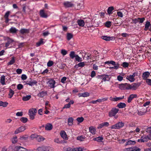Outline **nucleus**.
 I'll list each match as a JSON object with an SVG mask.
<instances>
[{
    "label": "nucleus",
    "instance_id": "54",
    "mask_svg": "<svg viewBox=\"0 0 151 151\" xmlns=\"http://www.w3.org/2000/svg\"><path fill=\"white\" fill-rule=\"evenodd\" d=\"M54 142L58 143V144H60L62 143L63 142L62 141H60L59 140V139L58 138H57L55 139H54Z\"/></svg>",
    "mask_w": 151,
    "mask_h": 151
},
{
    "label": "nucleus",
    "instance_id": "58",
    "mask_svg": "<svg viewBox=\"0 0 151 151\" xmlns=\"http://www.w3.org/2000/svg\"><path fill=\"white\" fill-rule=\"evenodd\" d=\"M122 65L124 68H127L129 66V64L127 63L124 62L123 63Z\"/></svg>",
    "mask_w": 151,
    "mask_h": 151
},
{
    "label": "nucleus",
    "instance_id": "62",
    "mask_svg": "<svg viewBox=\"0 0 151 151\" xmlns=\"http://www.w3.org/2000/svg\"><path fill=\"white\" fill-rule=\"evenodd\" d=\"M22 112H18L16 113V115L18 116H22L23 115Z\"/></svg>",
    "mask_w": 151,
    "mask_h": 151
},
{
    "label": "nucleus",
    "instance_id": "36",
    "mask_svg": "<svg viewBox=\"0 0 151 151\" xmlns=\"http://www.w3.org/2000/svg\"><path fill=\"white\" fill-rule=\"evenodd\" d=\"M15 61V58L13 57L11 58V59L10 61L8 63V65H11L13 64Z\"/></svg>",
    "mask_w": 151,
    "mask_h": 151
},
{
    "label": "nucleus",
    "instance_id": "18",
    "mask_svg": "<svg viewBox=\"0 0 151 151\" xmlns=\"http://www.w3.org/2000/svg\"><path fill=\"white\" fill-rule=\"evenodd\" d=\"M19 32L22 34H28L29 32V29H21L19 30Z\"/></svg>",
    "mask_w": 151,
    "mask_h": 151
},
{
    "label": "nucleus",
    "instance_id": "6",
    "mask_svg": "<svg viewBox=\"0 0 151 151\" xmlns=\"http://www.w3.org/2000/svg\"><path fill=\"white\" fill-rule=\"evenodd\" d=\"M145 19V18L144 17L142 18H138L134 19H132V23L136 24L137 23L139 22L140 23H142L143 22Z\"/></svg>",
    "mask_w": 151,
    "mask_h": 151
},
{
    "label": "nucleus",
    "instance_id": "43",
    "mask_svg": "<svg viewBox=\"0 0 151 151\" xmlns=\"http://www.w3.org/2000/svg\"><path fill=\"white\" fill-rule=\"evenodd\" d=\"M73 37V35L70 33L67 34V37L68 40H70Z\"/></svg>",
    "mask_w": 151,
    "mask_h": 151
},
{
    "label": "nucleus",
    "instance_id": "56",
    "mask_svg": "<svg viewBox=\"0 0 151 151\" xmlns=\"http://www.w3.org/2000/svg\"><path fill=\"white\" fill-rule=\"evenodd\" d=\"M10 13V11H7L5 13L4 16V18H8L9 16Z\"/></svg>",
    "mask_w": 151,
    "mask_h": 151
},
{
    "label": "nucleus",
    "instance_id": "44",
    "mask_svg": "<svg viewBox=\"0 0 151 151\" xmlns=\"http://www.w3.org/2000/svg\"><path fill=\"white\" fill-rule=\"evenodd\" d=\"M28 138V136L27 135H26L20 137L19 138V139L21 140L25 141L27 140Z\"/></svg>",
    "mask_w": 151,
    "mask_h": 151
},
{
    "label": "nucleus",
    "instance_id": "5",
    "mask_svg": "<svg viewBox=\"0 0 151 151\" xmlns=\"http://www.w3.org/2000/svg\"><path fill=\"white\" fill-rule=\"evenodd\" d=\"M48 86L51 88H54L55 87V85L56 82L55 80L52 79H50L47 82Z\"/></svg>",
    "mask_w": 151,
    "mask_h": 151
},
{
    "label": "nucleus",
    "instance_id": "55",
    "mask_svg": "<svg viewBox=\"0 0 151 151\" xmlns=\"http://www.w3.org/2000/svg\"><path fill=\"white\" fill-rule=\"evenodd\" d=\"M145 80L146 83L147 84L151 86V79L148 78Z\"/></svg>",
    "mask_w": 151,
    "mask_h": 151
},
{
    "label": "nucleus",
    "instance_id": "41",
    "mask_svg": "<svg viewBox=\"0 0 151 151\" xmlns=\"http://www.w3.org/2000/svg\"><path fill=\"white\" fill-rule=\"evenodd\" d=\"M9 31L11 33H16L17 30L14 27H12L10 29Z\"/></svg>",
    "mask_w": 151,
    "mask_h": 151
},
{
    "label": "nucleus",
    "instance_id": "17",
    "mask_svg": "<svg viewBox=\"0 0 151 151\" xmlns=\"http://www.w3.org/2000/svg\"><path fill=\"white\" fill-rule=\"evenodd\" d=\"M90 95V94L88 92H85L81 93H79L78 94V96L79 97H87L89 96Z\"/></svg>",
    "mask_w": 151,
    "mask_h": 151
},
{
    "label": "nucleus",
    "instance_id": "37",
    "mask_svg": "<svg viewBox=\"0 0 151 151\" xmlns=\"http://www.w3.org/2000/svg\"><path fill=\"white\" fill-rule=\"evenodd\" d=\"M14 94V91L11 89L10 88L9 93V98H11L13 96Z\"/></svg>",
    "mask_w": 151,
    "mask_h": 151
},
{
    "label": "nucleus",
    "instance_id": "30",
    "mask_svg": "<svg viewBox=\"0 0 151 151\" xmlns=\"http://www.w3.org/2000/svg\"><path fill=\"white\" fill-rule=\"evenodd\" d=\"M136 143V142L134 141H132L131 140H129L125 144V145H134Z\"/></svg>",
    "mask_w": 151,
    "mask_h": 151
},
{
    "label": "nucleus",
    "instance_id": "51",
    "mask_svg": "<svg viewBox=\"0 0 151 151\" xmlns=\"http://www.w3.org/2000/svg\"><path fill=\"white\" fill-rule=\"evenodd\" d=\"M17 88L18 90H20L23 88V86L21 84H19L17 85Z\"/></svg>",
    "mask_w": 151,
    "mask_h": 151
},
{
    "label": "nucleus",
    "instance_id": "11",
    "mask_svg": "<svg viewBox=\"0 0 151 151\" xmlns=\"http://www.w3.org/2000/svg\"><path fill=\"white\" fill-rule=\"evenodd\" d=\"M47 95V91H42L40 92L38 94L37 96L41 98H43Z\"/></svg>",
    "mask_w": 151,
    "mask_h": 151
},
{
    "label": "nucleus",
    "instance_id": "46",
    "mask_svg": "<svg viewBox=\"0 0 151 151\" xmlns=\"http://www.w3.org/2000/svg\"><path fill=\"white\" fill-rule=\"evenodd\" d=\"M111 22L110 21L106 22L105 23V25L106 27L109 28L111 26Z\"/></svg>",
    "mask_w": 151,
    "mask_h": 151
},
{
    "label": "nucleus",
    "instance_id": "45",
    "mask_svg": "<svg viewBox=\"0 0 151 151\" xmlns=\"http://www.w3.org/2000/svg\"><path fill=\"white\" fill-rule=\"evenodd\" d=\"M20 120L23 123H26L28 121V119L25 117H21L20 119Z\"/></svg>",
    "mask_w": 151,
    "mask_h": 151
},
{
    "label": "nucleus",
    "instance_id": "39",
    "mask_svg": "<svg viewBox=\"0 0 151 151\" xmlns=\"http://www.w3.org/2000/svg\"><path fill=\"white\" fill-rule=\"evenodd\" d=\"M30 95H27L26 96H24L22 98V100L24 101H27L29 100L31 98Z\"/></svg>",
    "mask_w": 151,
    "mask_h": 151
},
{
    "label": "nucleus",
    "instance_id": "33",
    "mask_svg": "<svg viewBox=\"0 0 151 151\" xmlns=\"http://www.w3.org/2000/svg\"><path fill=\"white\" fill-rule=\"evenodd\" d=\"M103 139V138L102 137L99 136L98 137L93 138V140L94 141H96L99 142H101L102 140Z\"/></svg>",
    "mask_w": 151,
    "mask_h": 151
},
{
    "label": "nucleus",
    "instance_id": "60",
    "mask_svg": "<svg viewBox=\"0 0 151 151\" xmlns=\"http://www.w3.org/2000/svg\"><path fill=\"white\" fill-rule=\"evenodd\" d=\"M17 137L16 136L14 137L12 139V143L14 144H15L17 142Z\"/></svg>",
    "mask_w": 151,
    "mask_h": 151
},
{
    "label": "nucleus",
    "instance_id": "25",
    "mask_svg": "<svg viewBox=\"0 0 151 151\" xmlns=\"http://www.w3.org/2000/svg\"><path fill=\"white\" fill-rule=\"evenodd\" d=\"M126 106L125 103L120 102L117 104V106L119 108H123L126 107Z\"/></svg>",
    "mask_w": 151,
    "mask_h": 151
},
{
    "label": "nucleus",
    "instance_id": "59",
    "mask_svg": "<svg viewBox=\"0 0 151 151\" xmlns=\"http://www.w3.org/2000/svg\"><path fill=\"white\" fill-rule=\"evenodd\" d=\"M37 151H45L44 147H39L37 148Z\"/></svg>",
    "mask_w": 151,
    "mask_h": 151
},
{
    "label": "nucleus",
    "instance_id": "49",
    "mask_svg": "<svg viewBox=\"0 0 151 151\" xmlns=\"http://www.w3.org/2000/svg\"><path fill=\"white\" fill-rule=\"evenodd\" d=\"M75 60L78 62H81L82 61V58L79 56L78 55H76L75 57Z\"/></svg>",
    "mask_w": 151,
    "mask_h": 151
},
{
    "label": "nucleus",
    "instance_id": "7",
    "mask_svg": "<svg viewBox=\"0 0 151 151\" xmlns=\"http://www.w3.org/2000/svg\"><path fill=\"white\" fill-rule=\"evenodd\" d=\"M26 126H22L17 129L14 132V133L16 134L19 133L23 132L26 129Z\"/></svg>",
    "mask_w": 151,
    "mask_h": 151
},
{
    "label": "nucleus",
    "instance_id": "2",
    "mask_svg": "<svg viewBox=\"0 0 151 151\" xmlns=\"http://www.w3.org/2000/svg\"><path fill=\"white\" fill-rule=\"evenodd\" d=\"M119 110L118 109L115 108H112L109 113V116L110 117H113L118 113Z\"/></svg>",
    "mask_w": 151,
    "mask_h": 151
},
{
    "label": "nucleus",
    "instance_id": "9",
    "mask_svg": "<svg viewBox=\"0 0 151 151\" xmlns=\"http://www.w3.org/2000/svg\"><path fill=\"white\" fill-rule=\"evenodd\" d=\"M37 83V82L36 81L30 78L29 80H28L26 81V84L32 86L35 85Z\"/></svg>",
    "mask_w": 151,
    "mask_h": 151
},
{
    "label": "nucleus",
    "instance_id": "14",
    "mask_svg": "<svg viewBox=\"0 0 151 151\" xmlns=\"http://www.w3.org/2000/svg\"><path fill=\"white\" fill-rule=\"evenodd\" d=\"M40 17L44 18H46L47 17V14L45 13L43 9H41L40 11Z\"/></svg>",
    "mask_w": 151,
    "mask_h": 151
},
{
    "label": "nucleus",
    "instance_id": "63",
    "mask_svg": "<svg viewBox=\"0 0 151 151\" xmlns=\"http://www.w3.org/2000/svg\"><path fill=\"white\" fill-rule=\"evenodd\" d=\"M146 132L148 133H151V127H148L146 129Z\"/></svg>",
    "mask_w": 151,
    "mask_h": 151
},
{
    "label": "nucleus",
    "instance_id": "24",
    "mask_svg": "<svg viewBox=\"0 0 151 151\" xmlns=\"http://www.w3.org/2000/svg\"><path fill=\"white\" fill-rule=\"evenodd\" d=\"M63 4L64 6L66 8L72 7L73 5V4L68 2H66L64 3Z\"/></svg>",
    "mask_w": 151,
    "mask_h": 151
},
{
    "label": "nucleus",
    "instance_id": "28",
    "mask_svg": "<svg viewBox=\"0 0 151 151\" xmlns=\"http://www.w3.org/2000/svg\"><path fill=\"white\" fill-rule=\"evenodd\" d=\"M78 24L80 26L83 27L85 24V22L82 19L78 20L77 21Z\"/></svg>",
    "mask_w": 151,
    "mask_h": 151
},
{
    "label": "nucleus",
    "instance_id": "29",
    "mask_svg": "<svg viewBox=\"0 0 151 151\" xmlns=\"http://www.w3.org/2000/svg\"><path fill=\"white\" fill-rule=\"evenodd\" d=\"M85 65L84 62H81L75 65V67L76 68H78L79 67H83Z\"/></svg>",
    "mask_w": 151,
    "mask_h": 151
},
{
    "label": "nucleus",
    "instance_id": "40",
    "mask_svg": "<svg viewBox=\"0 0 151 151\" xmlns=\"http://www.w3.org/2000/svg\"><path fill=\"white\" fill-rule=\"evenodd\" d=\"M5 76H2L1 77V79H0V82L1 84L4 85L5 84Z\"/></svg>",
    "mask_w": 151,
    "mask_h": 151
},
{
    "label": "nucleus",
    "instance_id": "8",
    "mask_svg": "<svg viewBox=\"0 0 151 151\" xmlns=\"http://www.w3.org/2000/svg\"><path fill=\"white\" fill-rule=\"evenodd\" d=\"M141 85V83H134L130 85L129 84V89H132L133 90H136Z\"/></svg>",
    "mask_w": 151,
    "mask_h": 151
},
{
    "label": "nucleus",
    "instance_id": "50",
    "mask_svg": "<svg viewBox=\"0 0 151 151\" xmlns=\"http://www.w3.org/2000/svg\"><path fill=\"white\" fill-rule=\"evenodd\" d=\"M76 120L79 123H81L84 120V118L83 117H78L76 119Z\"/></svg>",
    "mask_w": 151,
    "mask_h": 151
},
{
    "label": "nucleus",
    "instance_id": "3",
    "mask_svg": "<svg viewBox=\"0 0 151 151\" xmlns=\"http://www.w3.org/2000/svg\"><path fill=\"white\" fill-rule=\"evenodd\" d=\"M124 123L122 122H119L114 125H112L111 127V129H119L123 127Z\"/></svg>",
    "mask_w": 151,
    "mask_h": 151
},
{
    "label": "nucleus",
    "instance_id": "53",
    "mask_svg": "<svg viewBox=\"0 0 151 151\" xmlns=\"http://www.w3.org/2000/svg\"><path fill=\"white\" fill-rule=\"evenodd\" d=\"M135 150L134 148L129 147L126 148L124 149V151H134Z\"/></svg>",
    "mask_w": 151,
    "mask_h": 151
},
{
    "label": "nucleus",
    "instance_id": "34",
    "mask_svg": "<svg viewBox=\"0 0 151 151\" xmlns=\"http://www.w3.org/2000/svg\"><path fill=\"white\" fill-rule=\"evenodd\" d=\"M73 119L72 117H70L68 119V122L69 125L72 126L73 124Z\"/></svg>",
    "mask_w": 151,
    "mask_h": 151
},
{
    "label": "nucleus",
    "instance_id": "21",
    "mask_svg": "<svg viewBox=\"0 0 151 151\" xmlns=\"http://www.w3.org/2000/svg\"><path fill=\"white\" fill-rule=\"evenodd\" d=\"M60 135L61 137L64 139H67L68 138L66 133L64 131H62L60 132Z\"/></svg>",
    "mask_w": 151,
    "mask_h": 151
},
{
    "label": "nucleus",
    "instance_id": "16",
    "mask_svg": "<svg viewBox=\"0 0 151 151\" xmlns=\"http://www.w3.org/2000/svg\"><path fill=\"white\" fill-rule=\"evenodd\" d=\"M111 77L110 76L104 74L103 75L102 79L104 81H109L110 80Z\"/></svg>",
    "mask_w": 151,
    "mask_h": 151
},
{
    "label": "nucleus",
    "instance_id": "12",
    "mask_svg": "<svg viewBox=\"0 0 151 151\" xmlns=\"http://www.w3.org/2000/svg\"><path fill=\"white\" fill-rule=\"evenodd\" d=\"M150 74V73L148 71H146L143 73L142 75V78L144 80L147 79Z\"/></svg>",
    "mask_w": 151,
    "mask_h": 151
},
{
    "label": "nucleus",
    "instance_id": "10",
    "mask_svg": "<svg viewBox=\"0 0 151 151\" xmlns=\"http://www.w3.org/2000/svg\"><path fill=\"white\" fill-rule=\"evenodd\" d=\"M137 95L136 94H132L130 95L128 98L127 102L128 103H130L133 99L137 98Z\"/></svg>",
    "mask_w": 151,
    "mask_h": 151
},
{
    "label": "nucleus",
    "instance_id": "31",
    "mask_svg": "<svg viewBox=\"0 0 151 151\" xmlns=\"http://www.w3.org/2000/svg\"><path fill=\"white\" fill-rule=\"evenodd\" d=\"M114 9V8L113 6H110L107 9V13L109 15L112 13V11Z\"/></svg>",
    "mask_w": 151,
    "mask_h": 151
},
{
    "label": "nucleus",
    "instance_id": "15",
    "mask_svg": "<svg viewBox=\"0 0 151 151\" xmlns=\"http://www.w3.org/2000/svg\"><path fill=\"white\" fill-rule=\"evenodd\" d=\"M124 98V96H123L122 97H116L115 96L114 98H112V97H110V100L112 101H118L121 100L122 99H123Z\"/></svg>",
    "mask_w": 151,
    "mask_h": 151
},
{
    "label": "nucleus",
    "instance_id": "35",
    "mask_svg": "<svg viewBox=\"0 0 151 151\" xmlns=\"http://www.w3.org/2000/svg\"><path fill=\"white\" fill-rule=\"evenodd\" d=\"M76 55L75 54V52L74 51H71L70 52L69 56L71 59H73L74 58H75Z\"/></svg>",
    "mask_w": 151,
    "mask_h": 151
},
{
    "label": "nucleus",
    "instance_id": "52",
    "mask_svg": "<svg viewBox=\"0 0 151 151\" xmlns=\"http://www.w3.org/2000/svg\"><path fill=\"white\" fill-rule=\"evenodd\" d=\"M53 64V61L51 60H49L47 63V66L48 67H50L52 66Z\"/></svg>",
    "mask_w": 151,
    "mask_h": 151
},
{
    "label": "nucleus",
    "instance_id": "32",
    "mask_svg": "<svg viewBox=\"0 0 151 151\" xmlns=\"http://www.w3.org/2000/svg\"><path fill=\"white\" fill-rule=\"evenodd\" d=\"M43 39L41 38L40 39V41L37 42L36 43V46L37 47H39L40 45H43L44 42L43 41Z\"/></svg>",
    "mask_w": 151,
    "mask_h": 151
},
{
    "label": "nucleus",
    "instance_id": "27",
    "mask_svg": "<svg viewBox=\"0 0 151 151\" xmlns=\"http://www.w3.org/2000/svg\"><path fill=\"white\" fill-rule=\"evenodd\" d=\"M45 139L42 136L38 135L36 140L38 142H40L43 141Z\"/></svg>",
    "mask_w": 151,
    "mask_h": 151
},
{
    "label": "nucleus",
    "instance_id": "64",
    "mask_svg": "<svg viewBox=\"0 0 151 151\" xmlns=\"http://www.w3.org/2000/svg\"><path fill=\"white\" fill-rule=\"evenodd\" d=\"M71 149V148L70 147H65L64 148L63 151H70Z\"/></svg>",
    "mask_w": 151,
    "mask_h": 151
},
{
    "label": "nucleus",
    "instance_id": "1",
    "mask_svg": "<svg viewBox=\"0 0 151 151\" xmlns=\"http://www.w3.org/2000/svg\"><path fill=\"white\" fill-rule=\"evenodd\" d=\"M37 112V110L35 108H32L29 110V115L30 119L33 120L35 119Z\"/></svg>",
    "mask_w": 151,
    "mask_h": 151
},
{
    "label": "nucleus",
    "instance_id": "13",
    "mask_svg": "<svg viewBox=\"0 0 151 151\" xmlns=\"http://www.w3.org/2000/svg\"><path fill=\"white\" fill-rule=\"evenodd\" d=\"M14 151H26L27 149L22 147L16 146L14 148Z\"/></svg>",
    "mask_w": 151,
    "mask_h": 151
},
{
    "label": "nucleus",
    "instance_id": "19",
    "mask_svg": "<svg viewBox=\"0 0 151 151\" xmlns=\"http://www.w3.org/2000/svg\"><path fill=\"white\" fill-rule=\"evenodd\" d=\"M45 127L46 130H50L52 129L53 126L52 124L47 123L45 125Z\"/></svg>",
    "mask_w": 151,
    "mask_h": 151
},
{
    "label": "nucleus",
    "instance_id": "61",
    "mask_svg": "<svg viewBox=\"0 0 151 151\" xmlns=\"http://www.w3.org/2000/svg\"><path fill=\"white\" fill-rule=\"evenodd\" d=\"M120 65V64L119 63H117L116 64V65L113 67H112L111 68L116 69H118Z\"/></svg>",
    "mask_w": 151,
    "mask_h": 151
},
{
    "label": "nucleus",
    "instance_id": "26",
    "mask_svg": "<svg viewBox=\"0 0 151 151\" xmlns=\"http://www.w3.org/2000/svg\"><path fill=\"white\" fill-rule=\"evenodd\" d=\"M72 151H86V149L84 147H78L73 149Z\"/></svg>",
    "mask_w": 151,
    "mask_h": 151
},
{
    "label": "nucleus",
    "instance_id": "4",
    "mask_svg": "<svg viewBox=\"0 0 151 151\" xmlns=\"http://www.w3.org/2000/svg\"><path fill=\"white\" fill-rule=\"evenodd\" d=\"M129 84L127 83H122L119 85V88L122 90L129 89Z\"/></svg>",
    "mask_w": 151,
    "mask_h": 151
},
{
    "label": "nucleus",
    "instance_id": "20",
    "mask_svg": "<svg viewBox=\"0 0 151 151\" xmlns=\"http://www.w3.org/2000/svg\"><path fill=\"white\" fill-rule=\"evenodd\" d=\"M126 76V79L131 82H133L135 80V78L131 75H127Z\"/></svg>",
    "mask_w": 151,
    "mask_h": 151
},
{
    "label": "nucleus",
    "instance_id": "57",
    "mask_svg": "<svg viewBox=\"0 0 151 151\" xmlns=\"http://www.w3.org/2000/svg\"><path fill=\"white\" fill-rule=\"evenodd\" d=\"M61 53L63 56H64L67 53V52L66 50L63 49L61 50Z\"/></svg>",
    "mask_w": 151,
    "mask_h": 151
},
{
    "label": "nucleus",
    "instance_id": "23",
    "mask_svg": "<svg viewBox=\"0 0 151 151\" xmlns=\"http://www.w3.org/2000/svg\"><path fill=\"white\" fill-rule=\"evenodd\" d=\"M14 42V40L8 38L7 40V42L5 44V47H7L10 44H11L13 42Z\"/></svg>",
    "mask_w": 151,
    "mask_h": 151
},
{
    "label": "nucleus",
    "instance_id": "22",
    "mask_svg": "<svg viewBox=\"0 0 151 151\" xmlns=\"http://www.w3.org/2000/svg\"><path fill=\"white\" fill-rule=\"evenodd\" d=\"M102 39L106 41H110L112 40L113 38V37H109L107 36H102L101 37Z\"/></svg>",
    "mask_w": 151,
    "mask_h": 151
},
{
    "label": "nucleus",
    "instance_id": "38",
    "mask_svg": "<svg viewBox=\"0 0 151 151\" xmlns=\"http://www.w3.org/2000/svg\"><path fill=\"white\" fill-rule=\"evenodd\" d=\"M89 130L90 132L93 134H95L96 129L93 127H90Z\"/></svg>",
    "mask_w": 151,
    "mask_h": 151
},
{
    "label": "nucleus",
    "instance_id": "48",
    "mask_svg": "<svg viewBox=\"0 0 151 151\" xmlns=\"http://www.w3.org/2000/svg\"><path fill=\"white\" fill-rule=\"evenodd\" d=\"M38 135L36 134H32L30 136V138L32 139H33L35 138L36 139Z\"/></svg>",
    "mask_w": 151,
    "mask_h": 151
},
{
    "label": "nucleus",
    "instance_id": "42",
    "mask_svg": "<svg viewBox=\"0 0 151 151\" xmlns=\"http://www.w3.org/2000/svg\"><path fill=\"white\" fill-rule=\"evenodd\" d=\"M141 138H142L143 140L144 141V142L147 141L149 139V137L148 136V135L147 136H142L141 137Z\"/></svg>",
    "mask_w": 151,
    "mask_h": 151
},
{
    "label": "nucleus",
    "instance_id": "47",
    "mask_svg": "<svg viewBox=\"0 0 151 151\" xmlns=\"http://www.w3.org/2000/svg\"><path fill=\"white\" fill-rule=\"evenodd\" d=\"M77 139L78 140H79L81 141H83L85 139V137L83 136H78L77 137Z\"/></svg>",
    "mask_w": 151,
    "mask_h": 151
}]
</instances>
